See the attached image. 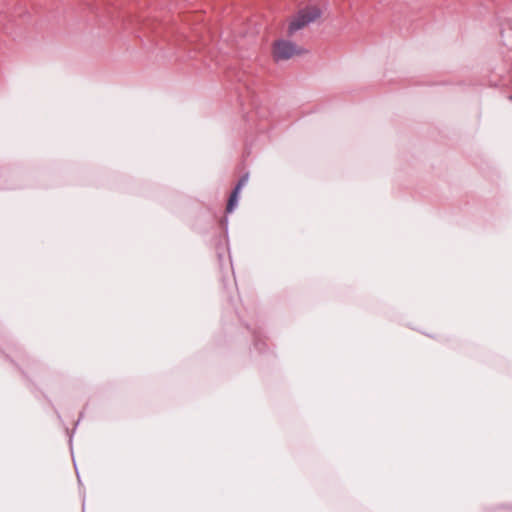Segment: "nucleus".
<instances>
[{"mask_svg": "<svg viewBox=\"0 0 512 512\" xmlns=\"http://www.w3.org/2000/svg\"><path fill=\"white\" fill-rule=\"evenodd\" d=\"M319 16L320 11L316 7H307L303 10H300L289 21L287 30L288 36H293L298 30L315 21Z\"/></svg>", "mask_w": 512, "mask_h": 512, "instance_id": "1", "label": "nucleus"}, {"mask_svg": "<svg viewBox=\"0 0 512 512\" xmlns=\"http://www.w3.org/2000/svg\"><path fill=\"white\" fill-rule=\"evenodd\" d=\"M248 181V176L245 175L243 176L237 186L235 187L234 191L231 193L230 197H229V200H228V203H227V207H226V211L228 213L232 212L233 209L235 208L236 204H237V201H238V195H239V192L241 190V188L245 185V183Z\"/></svg>", "mask_w": 512, "mask_h": 512, "instance_id": "3", "label": "nucleus"}, {"mask_svg": "<svg viewBox=\"0 0 512 512\" xmlns=\"http://www.w3.org/2000/svg\"><path fill=\"white\" fill-rule=\"evenodd\" d=\"M303 49L288 40H277L273 46V56L276 60H287L293 56L301 55Z\"/></svg>", "mask_w": 512, "mask_h": 512, "instance_id": "2", "label": "nucleus"}]
</instances>
